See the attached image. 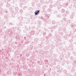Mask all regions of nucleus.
<instances>
[{"instance_id":"4d7b16f0","label":"nucleus","mask_w":76,"mask_h":76,"mask_svg":"<svg viewBox=\"0 0 76 76\" xmlns=\"http://www.w3.org/2000/svg\"><path fill=\"white\" fill-rule=\"evenodd\" d=\"M5 28H6V27H5Z\"/></svg>"},{"instance_id":"bb28decb","label":"nucleus","mask_w":76,"mask_h":76,"mask_svg":"<svg viewBox=\"0 0 76 76\" xmlns=\"http://www.w3.org/2000/svg\"><path fill=\"white\" fill-rule=\"evenodd\" d=\"M20 26H22V25H23V24L22 23V22H20Z\"/></svg>"},{"instance_id":"37998d69","label":"nucleus","mask_w":76,"mask_h":76,"mask_svg":"<svg viewBox=\"0 0 76 76\" xmlns=\"http://www.w3.org/2000/svg\"><path fill=\"white\" fill-rule=\"evenodd\" d=\"M23 32H24V33H25L26 32V31L25 30H24L23 31Z\"/></svg>"},{"instance_id":"72a5a7b5","label":"nucleus","mask_w":76,"mask_h":76,"mask_svg":"<svg viewBox=\"0 0 76 76\" xmlns=\"http://www.w3.org/2000/svg\"><path fill=\"white\" fill-rule=\"evenodd\" d=\"M5 13H8V11H7V10H5Z\"/></svg>"},{"instance_id":"3c124183","label":"nucleus","mask_w":76,"mask_h":76,"mask_svg":"<svg viewBox=\"0 0 76 76\" xmlns=\"http://www.w3.org/2000/svg\"><path fill=\"white\" fill-rule=\"evenodd\" d=\"M64 31H64V32H65V31H66V30H65V29Z\"/></svg>"},{"instance_id":"4c0bfd02","label":"nucleus","mask_w":76,"mask_h":76,"mask_svg":"<svg viewBox=\"0 0 76 76\" xmlns=\"http://www.w3.org/2000/svg\"><path fill=\"white\" fill-rule=\"evenodd\" d=\"M18 29V30H20V28H17Z\"/></svg>"},{"instance_id":"dca6fc26","label":"nucleus","mask_w":76,"mask_h":76,"mask_svg":"<svg viewBox=\"0 0 76 76\" xmlns=\"http://www.w3.org/2000/svg\"><path fill=\"white\" fill-rule=\"evenodd\" d=\"M34 41H36V42H38V39L37 38H36L35 39Z\"/></svg>"},{"instance_id":"ddd939ff","label":"nucleus","mask_w":76,"mask_h":76,"mask_svg":"<svg viewBox=\"0 0 76 76\" xmlns=\"http://www.w3.org/2000/svg\"><path fill=\"white\" fill-rule=\"evenodd\" d=\"M42 44V43H41L40 45L39 44L38 45V47H39V48H42V45H41Z\"/></svg>"},{"instance_id":"f8f14e48","label":"nucleus","mask_w":76,"mask_h":76,"mask_svg":"<svg viewBox=\"0 0 76 76\" xmlns=\"http://www.w3.org/2000/svg\"><path fill=\"white\" fill-rule=\"evenodd\" d=\"M61 23L63 24L64 25V23H65V21H63V20H62L61 21Z\"/></svg>"},{"instance_id":"9d476101","label":"nucleus","mask_w":76,"mask_h":76,"mask_svg":"<svg viewBox=\"0 0 76 76\" xmlns=\"http://www.w3.org/2000/svg\"><path fill=\"white\" fill-rule=\"evenodd\" d=\"M31 34L33 35H34V34H35V31H31Z\"/></svg>"},{"instance_id":"b1692460","label":"nucleus","mask_w":76,"mask_h":76,"mask_svg":"<svg viewBox=\"0 0 76 76\" xmlns=\"http://www.w3.org/2000/svg\"><path fill=\"white\" fill-rule=\"evenodd\" d=\"M20 12L21 13H23V10H22L21 9L19 10Z\"/></svg>"},{"instance_id":"473e14b6","label":"nucleus","mask_w":76,"mask_h":76,"mask_svg":"<svg viewBox=\"0 0 76 76\" xmlns=\"http://www.w3.org/2000/svg\"><path fill=\"white\" fill-rule=\"evenodd\" d=\"M68 23H71V21H70V20H68Z\"/></svg>"},{"instance_id":"864d4df0","label":"nucleus","mask_w":76,"mask_h":76,"mask_svg":"<svg viewBox=\"0 0 76 76\" xmlns=\"http://www.w3.org/2000/svg\"><path fill=\"white\" fill-rule=\"evenodd\" d=\"M20 56H22V54H20Z\"/></svg>"},{"instance_id":"c03bdc74","label":"nucleus","mask_w":76,"mask_h":76,"mask_svg":"<svg viewBox=\"0 0 76 76\" xmlns=\"http://www.w3.org/2000/svg\"><path fill=\"white\" fill-rule=\"evenodd\" d=\"M12 23H10V25H12Z\"/></svg>"},{"instance_id":"8fccbe9b","label":"nucleus","mask_w":76,"mask_h":76,"mask_svg":"<svg viewBox=\"0 0 76 76\" xmlns=\"http://www.w3.org/2000/svg\"><path fill=\"white\" fill-rule=\"evenodd\" d=\"M74 5L76 7V4H75Z\"/></svg>"},{"instance_id":"cd10ccee","label":"nucleus","mask_w":76,"mask_h":76,"mask_svg":"<svg viewBox=\"0 0 76 76\" xmlns=\"http://www.w3.org/2000/svg\"><path fill=\"white\" fill-rule=\"evenodd\" d=\"M49 3L50 4H51V3H53V1H52V0H50L49 1Z\"/></svg>"},{"instance_id":"aec40b11","label":"nucleus","mask_w":76,"mask_h":76,"mask_svg":"<svg viewBox=\"0 0 76 76\" xmlns=\"http://www.w3.org/2000/svg\"><path fill=\"white\" fill-rule=\"evenodd\" d=\"M22 19H23V18L21 17H19V20H22Z\"/></svg>"},{"instance_id":"39448f33","label":"nucleus","mask_w":76,"mask_h":76,"mask_svg":"<svg viewBox=\"0 0 76 76\" xmlns=\"http://www.w3.org/2000/svg\"><path fill=\"white\" fill-rule=\"evenodd\" d=\"M61 6H62L61 5H60V4L59 5H58L57 6L58 7L57 8L58 9H59V10L60 9V8L61 7Z\"/></svg>"},{"instance_id":"4468645a","label":"nucleus","mask_w":76,"mask_h":76,"mask_svg":"<svg viewBox=\"0 0 76 76\" xmlns=\"http://www.w3.org/2000/svg\"><path fill=\"white\" fill-rule=\"evenodd\" d=\"M5 17V18H6V19L7 18L9 17V15H8V14H6Z\"/></svg>"},{"instance_id":"c756f323","label":"nucleus","mask_w":76,"mask_h":76,"mask_svg":"<svg viewBox=\"0 0 76 76\" xmlns=\"http://www.w3.org/2000/svg\"><path fill=\"white\" fill-rule=\"evenodd\" d=\"M63 20V21H64L65 22L66 21V18H64Z\"/></svg>"},{"instance_id":"a878e982","label":"nucleus","mask_w":76,"mask_h":76,"mask_svg":"<svg viewBox=\"0 0 76 76\" xmlns=\"http://www.w3.org/2000/svg\"><path fill=\"white\" fill-rule=\"evenodd\" d=\"M27 8V7L26 6H25L23 8V9L24 10H25Z\"/></svg>"},{"instance_id":"c9c22d12","label":"nucleus","mask_w":76,"mask_h":76,"mask_svg":"<svg viewBox=\"0 0 76 76\" xmlns=\"http://www.w3.org/2000/svg\"><path fill=\"white\" fill-rule=\"evenodd\" d=\"M57 17H58V18H60V16L59 15H58L57 16Z\"/></svg>"},{"instance_id":"423d86ee","label":"nucleus","mask_w":76,"mask_h":76,"mask_svg":"<svg viewBox=\"0 0 76 76\" xmlns=\"http://www.w3.org/2000/svg\"><path fill=\"white\" fill-rule=\"evenodd\" d=\"M56 26H53L52 27V29L51 30V31H53L54 30L53 28L54 29H56Z\"/></svg>"},{"instance_id":"a18cd8bd","label":"nucleus","mask_w":76,"mask_h":76,"mask_svg":"<svg viewBox=\"0 0 76 76\" xmlns=\"http://www.w3.org/2000/svg\"><path fill=\"white\" fill-rule=\"evenodd\" d=\"M46 3H47V4H48V2L47 1H46Z\"/></svg>"},{"instance_id":"5701e85b","label":"nucleus","mask_w":76,"mask_h":76,"mask_svg":"<svg viewBox=\"0 0 76 76\" xmlns=\"http://www.w3.org/2000/svg\"><path fill=\"white\" fill-rule=\"evenodd\" d=\"M15 38L17 39H19V36H16L15 37Z\"/></svg>"},{"instance_id":"49530a36","label":"nucleus","mask_w":76,"mask_h":76,"mask_svg":"<svg viewBox=\"0 0 76 76\" xmlns=\"http://www.w3.org/2000/svg\"><path fill=\"white\" fill-rule=\"evenodd\" d=\"M24 39H25V40H26V37H24Z\"/></svg>"},{"instance_id":"f704fd0d","label":"nucleus","mask_w":76,"mask_h":76,"mask_svg":"<svg viewBox=\"0 0 76 76\" xmlns=\"http://www.w3.org/2000/svg\"><path fill=\"white\" fill-rule=\"evenodd\" d=\"M74 32H76V29L75 28H74Z\"/></svg>"},{"instance_id":"6e6552de","label":"nucleus","mask_w":76,"mask_h":76,"mask_svg":"<svg viewBox=\"0 0 76 76\" xmlns=\"http://www.w3.org/2000/svg\"><path fill=\"white\" fill-rule=\"evenodd\" d=\"M6 6L7 7H9L10 6V4H9L8 2L7 4H6Z\"/></svg>"},{"instance_id":"79ce46f5","label":"nucleus","mask_w":76,"mask_h":76,"mask_svg":"<svg viewBox=\"0 0 76 76\" xmlns=\"http://www.w3.org/2000/svg\"><path fill=\"white\" fill-rule=\"evenodd\" d=\"M69 8H70V9H71L72 8V7H71V6H70L69 7Z\"/></svg>"},{"instance_id":"7c9ffc66","label":"nucleus","mask_w":76,"mask_h":76,"mask_svg":"<svg viewBox=\"0 0 76 76\" xmlns=\"http://www.w3.org/2000/svg\"><path fill=\"white\" fill-rule=\"evenodd\" d=\"M25 29H26V31L28 30V27L27 26L26 27Z\"/></svg>"},{"instance_id":"4be33fe9","label":"nucleus","mask_w":76,"mask_h":76,"mask_svg":"<svg viewBox=\"0 0 76 76\" xmlns=\"http://www.w3.org/2000/svg\"><path fill=\"white\" fill-rule=\"evenodd\" d=\"M72 15L73 16H75V12H73L72 13Z\"/></svg>"},{"instance_id":"603ef678","label":"nucleus","mask_w":76,"mask_h":76,"mask_svg":"<svg viewBox=\"0 0 76 76\" xmlns=\"http://www.w3.org/2000/svg\"><path fill=\"white\" fill-rule=\"evenodd\" d=\"M69 36H70V34H69Z\"/></svg>"},{"instance_id":"e433bc0d","label":"nucleus","mask_w":76,"mask_h":76,"mask_svg":"<svg viewBox=\"0 0 76 76\" xmlns=\"http://www.w3.org/2000/svg\"><path fill=\"white\" fill-rule=\"evenodd\" d=\"M74 2H75L76 3V0H73Z\"/></svg>"},{"instance_id":"a19ab883","label":"nucleus","mask_w":76,"mask_h":76,"mask_svg":"<svg viewBox=\"0 0 76 76\" xmlns=\"http://www.w3.org/2000/svg\"><path fill=\"white\" fill-rule=\"evenodd\" d=\"M57 23V24H58V25H59V24H60V23L57 22V23Z\"/></svg>"},{"instance_id":"0eeeda50","label":"nucleus","mask_w":76,"mask_h":76,"mask_svg":"<svg viewBox=\"0 0 76 76\" xmlns=\"http://www.w3.org/2000/svg\"><path fill=\"white\" fill-rule=\"evenodd\" d=\"M10 14H12V15H13L14 14V11H12V10H11L10 11Z\"/></svg>"},{"instance_id":"1a4fd4ad","label":"nucleus","mask_w":76,"mask_h":76,"mask_svg":"<svg viewBox=\"0 0 76 76\" xmlns=\"http://www.w3.org/2000/svg\"><path fill=\"white\" fill-rule=\"evenodd\" d=\"M76 26V25L75 24H71V27L72 28H73V27H75V26Z\"/></svg>"},{"instance_id":"bf43d9fd","label":"nucleus","mask_w":76,"mask_h":76,"mask_svg":"<svg viewBox=\"0 0 76 76\" xmlns=\"http://www.w3.org/2000/svg\"><path fill=\"white\" fill-rule=\"evenodd\" d=\"M8 14L9 15V14L8 13Z\"/></svg>"},{"instance_id":"6ab92c4d","label":"nucleus","mask_w":76,"mask_h":76,"mask_svg":"<svg viewBox=\"0 0 76 76\" xmlns=\"http://www.w3.org/2000/svg\"><path fill=\"white\" fill-rule=\"evenodd\" d=\"M61 12L62 13H64V12H65V10L64 9H62L61 10Z\"/></svg>"},{"instance_id":"ea45409f","label":"nucleus","mask_w":76,"mask_h":76,"mask_svg":"<svg viewBox=\"0 0 76 76\" xmlns=\"http://www.w3.org/2000/svg\"><path fill=\"white\" fill-rule=\"evenodd\" d=\"M74 62L75 64H76V60L74 61Z\"/></svg>"},{"instance_id":"c85d7f7f","label":"nucleus","mask_w":76,"mask_h":76,"mask_svg":"<svg viewBox=\"0 0 76 76\" xmlns=\"http://www.w3.org/2000/svg\"><path fill=\"white\" fill-rule=\"evenodd\" d=\"M57 6V4H55L54 5H53V6L54 7H56V6Z\"/></svg>"},{"instance_id":"9b49d317","label":"nucleus","mask_w":76,"mask_h":76,"mask_svg":"<svg viewBox=\"0 0 76 76\" xmlns=\"http://www.w3.org/2000/svg\"><path fill=\"white\" fill-rule=\"evenodd\" d=\"M56 4H57V5H60V2L59 1H57L56 2Z\"/></svg>"},{"instance_id":"f03ea898","label":"nucleus","mask_w":76,"mask_h":76,"mask_svg":"<svg viewBox=\"0 0 76 76\" xmlns=\"http://www.w3.org/2000/svg\"><path fill=\"white\" fill-rule=\"evenodd\" d=\"M72 9L74 10V11H76V7L75 5L74 6L72 7Z\"/></svg>"},{"instance_id":"58836bf2","label":"nucleus","mask_w":76,"mask_h":76,"mask_svg":"<svg viewBox=\"0 0 76 76\" xmlns=\"http://www.w3.org/2000/svg\"><path fill=\"white\" fill-rule=\"evenodd\" d=\"M29 43V42H26V44H28Z\"/></svg>"},{"instance_id":"09e8293b","label":"nucleus","mask_w":76,"mask_h":76,"mask_svg":"<svg viewBox=\"0 0 76 76\" xmlns=\"http://www.w3.org/2000/svg\"><path fill=\"white\" fill-rule=\"evenodd\" d=\"M40 63V62L39 61H38V63Z\"/></svg>"},{"instance_id":"5fc2aeb1","label":"nucleus","mask_w":76,"mask_h":76,"mask_svg":"<svg viewBox=\"0 0 76 76\" xmlns=\"http://www.w3.org/2000/svg\"><path fill=\"white\" fill-rule=\"evenodd\" d=\"M15 1L14 0V1H13V2H15Z\"/></svg>"},{"instance_id":"f3484780","label":"nucleus","mask_w":76,"mask_h":76,"mask_svg":"<svg viewBox=\"0 0 76 76\" xmlns=\"http://www.w3.org/2000/svg\"><path fill=\"white\" fill-rule=\"evenodd\" d=\"M63 73H64L65 74H66V73H67V70H64L63 71Z\"/></svg>"},{"instance_id":"f257e3e1","label":"nucleus","mask_w":76,"mask_h":76,"mask_svg":"<svg viewBox=\"0 0 76 76\" xmlns=\"http://www.w3.org/2000/svg\"><path fill=\"white\" fill-rule=\"evenodd\" d=\"M39 10L36 11L34 12L35 15H39Z\"/></svg>"},{"instance_id":"13d9d810","label":"nucleus","mask_w":76,"mask_h":76,"mask_svg":"<svg viewBox=\"0 0 76 76\" xmlns=\"http://www.w3.org/2000/svg\"><path fill=\"white\" fill-rule=\"evenodd\" d=\"M73 18V17H72V18Z\"/></svg>"},{"instance_id":"052dcab7","label":"nucleus","mask_w":76,"mask_h":76,"mask_svg":"<svg viewBox=\"0 0 76 76\" xmlns=\"http://www.w3.org/2000/svg\"><path fill=\"white\" fill-rule=\"evenodd\" d=\"M44 33H43V34H44Z\"/></svg>"},{"instance_id":"de8ad7c7","label":"nucleus","mask_w":76,"mask_h":76,"mask_svg":"<svg viewBox=\"0 0 76 76\" xmlns=\"http://www.w3.org/2000/svg\"><path fill=\"white\" fill-rule=\"evenodd\" d=\"M7 0L8 1H9V2L10 1V0Z\"/></svg>"},{"instance_id":"2eb2a0df","label":"nucleus","mask_w":76,"mask_h":76,"mask_svg":"<svg viewBox=\"0 0 76 76\" xmlns=\"http://www.w3.org/2000/svg\"><path fill=\"white\" fill-rule=\"evenodd\" d=\"M15 10H16L17 11L19 10V8L18 7H15Z\"/></svg>"},{"instance_id":"a211bd4d","label":"nucleus","mask_w":76,"mask_h":76,"mask_svg":"<svg viewBox=\"0 0 76 76\" xmlns=\"http://www.w3.org/2000/svg\"><path fill=\"white\" fill-rule=\"evenodd\" d=\"M64 25H66V26H67V25H68V23L66 21H65Z\"/></svg>"},{"instance_id":"7ed1b4c3","label":"nucleus","mask_w":76,"mask_h":76,"mask_svg":"<svg viewBox=\"0 0 76 76\" xmlns=\"http://www.w3.org/2000/svg\"><path fill=\"white\" fill-rule=\"evenodd\" d=\"M49 15H46L45 16V19H48V18H49Z\"/></svg>"},{"instance_id":"2f4dec72","label":"nucleus","mask_w":76,"mask_h":76,"mask_svg":"<svg viewBox=\"0 0 76 76\" xmlns=\"http://www.w3.org/2000/svg\"><path fill=\"white\" fill-rule=\"evenodd\" d=\"M69 12L68 11H66V14L67 15V14H69Z\"/></svg>"},{"instance_id":"393cba45","label":"nucleus","mask_w":76,"mask_h":76,"mask_svg":"<svg viewBox=\"0 0 76 76\" xmlns=\"http://www.w3.org/2000/svg\"><path fill=\"white\" fill-rule=\"evenodd\" d=\"M52 23L54 25L56 23V22H55V21H52Z\"/></svg>"},{"instance_id":"6e6d98bb","label":"nucleus","mask_w":76,"mask_h":76,"mask_svg":"<svg viewBox=\"0 0 76 76\" xmlns=\"http://www.w3.org/2000/svg\"><path fill=\"white\" fill-rule=\"evenodd\" d=\"M22 0L23 1V0H21V1H22Z\"/></svg>"},{"instance_id":"20e7f679","label":"nucleus","mask_w":76,"mask_h":76,"mask_svg":"<svg viewBox=\"0 0 76 76\" xmlns=\"http://www.w3.org/2000/svg\"><path fill=\"white\" fill-rule=\"evenodd\" d=\"M52 36H53V34L51 33H49L48 34V37L49 38H51Z\"/></svg>"},{"instance_id":"412c9836","label":"nucleus","mask_w":76,"mask_h":76,"mask_svg":"<svg viewBox=\"0 0 76 76\" xmlns=\"http://www.w3.org/2000/svg\"><path fill=\"white\" fill-rule=\"evenodd\" d=\"M68 3H66L65 5L64 6V7H67V6L68 5Z\"/></svg>"}]
</instances>
